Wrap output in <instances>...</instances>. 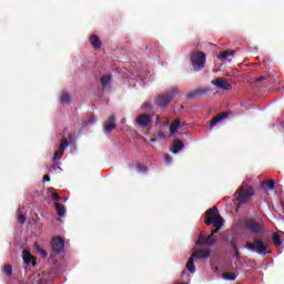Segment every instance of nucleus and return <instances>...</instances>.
Masks as SVG:
<instances>
[{
    "label": "nucleus",
    "instance_id": "obj_1",
    "mask_svg": "<svg viewBox=\"0 0 284 284\" xmlns=\"http://www.w3.org/2000/svg\"><path fill=\"white\" fill-rule=\"evenodd\" d=\"M254 194L255 190L253 189V185L242 184L240 189L235 192V195H237L236 211H239L242 205L248 203Z\"/></svg>",
    "mask_w": 284,
    "mask_h": 284
},
{
    "label": "nucleus",
    "instance_id": "obj_2",
    "mask_svg": "<svg viewBox=\"0 0 284 284\" xmlns=\"http://www.w3.org/2000/svg\"><path fill=\"white\" fill-rule=\"evenodd\" d=\"M244 227L252 234H260L265 231V223L260 217H250L244 222Z\"/></svg>",
    "mask_w": 284,
    "mask_h": 284
},
{
    "label": "nucleus",
    "instance_id": "obj_3",
    "mask_svg": "<svg viewBox=\"0 0 284 284\" xmlns=\"http://www.w3.org/2000/svg\"><path fill=\"white\" fill-rule=\"evenodd\" d=\"M176 95H180V90L178 87H172L169 92H164L162 95L158 97L155 103L158 104V106L165 109Z\"/></svg>",
    "mask_w": 284,
    "mask_h": 284
},
{
    "label": "nucleus",
    "instance_id": "obj_4",
    "mask_svg": "<svg viewBox=\"0 0 284 284\" xmlns=\"http://www.w3.org/2000/svg\"><path fill=\"white\" fill-rule=\"evenodd\" d=\"M190 60L195 72H201L204 70L206 63V54L204 52H195L191 54Z\"/></svg>",
    "mask_w": 284,
    "mask_h": 284
},
{
    "label": "nucleus",
    "instance_id": "obj_5",
    "mask_svg": "<svg viewBox=\"0 0 284 284\" xmlns=\"http://www.w3.org/2000/svg\"><path fill=\"white\" fill-rule=\"evenodd\" d=\"M246 248L251 252H256L257 254H271V251H267L268 245L261 239H255L253 243H247Z\"/></svg>",
    "mask_w": 284,
    "mask_h": 284
},
{
    "label": "nucleus",
    "instance_id": "obj_6",
    "mask_svg": "<svg viewBox=\"0 0 284 284\" xmlns=\"http://www.w3.org/2000/svg\"><path fill=\"white\" fill-rule=\"evenodd\" d=\"M64 240L60 236H54L51 240V251L54 252V254H61V252L64 251Z\"/></svg>",
    "mask_w": 284,
    "mask_h": 284
},
{
    "label": "nucleus",
    "instance_id": "obj_7",
    "mask_svg": "<svg viewBox=\"0 0 284 284\" xmlns=\"http://www.w3.org/2000/svg\"><path fill=\"white\" fill-rule=\"evenodd\" d=\"M153 115L143 113L138 115L136 124L139 128H148L150 124H152Z\"/></svg>",
    "mask_w": 284,
    "mask_h": 284
},
{
    "label": "nucleus",
    "instance_id": "obj_8",
    "mask_svg": "<svg viewBox=\"0 0 284 284\" xmlns=\"http://www.w3.org/2000/svg\"><path fill=\"white\" fill-rule=\"evenodd\" d=\"M216 213H219L217 206H213V207L209 209L205 212V221H204V223L206 225H212L213 223H215V219L219 217V215H216Z\"/></svg>",
    "mask_w": 284,
    "mask_h": 284
},
{
    "label": "nucleus",
    "instance_id": "obj_9",
    "mask_svg": "<svg viewBox=\"0 0 284 284\" xmlns=\"http://www.w3.org/2000/svg\"><path fill=\"white\" fill-rule=\"evenodd\" d=\"M211 84L222 89V90H231L232 89V84L227 82L226 78L221 77V78H216L215 80L211 81Z\"/></svg>",
    "mask_w": 284,
    "mask_h": 284
},
{
    "label": "nucleus",
    "instance_id": "obj_10",
    "mask_svg": "<svg viewBox=\"0 0 284 284\" xmlns=\"http://www.w3.org/2000/svg\"><path fill=\"white\" fill-rule=\"evenodd\" d=\"M216 243V239H214L213 234H210L209 236H200L196 244L199 245H214Z\"/></svg>",
    "mask_w": 284,
    "mask_h": 284
},
{
    "label": "nucleus",
    "instance_id": "obj_11",
    "mask_svg": "<svg viewBox=\"0 0 284 284\" xmlns=\"http://www.w3.org/2000/svg\"><path fill=\"white\" fill-rule=\"evenodd\" d=\"M212 255V251L210 248H206V250H196L194 253H193V256L196 257V258H201V260H205V258H209L211 257Z\"/></svg>",
    "mask_w": 284,
    "mask_h": 284
},
{
    "label": "nucleus",
    "instance_id": "obj_12",
    "mask_svg": "<svg viewBox=\"0 0 284 284\" xmlns=\"http://www.w3.org/2000/svg\"><path fill=\"white\" fill-rule=\"evenodd\" d=\"M229 118V114L226 112H223V113H220L217 115H215L211 123H210V126L211 128H214L215 125H217L219 123H221V121L225 120Z\"/></svg>",
    "mask_w": 284,
    "mask_h": 284
},
{
    "label": "nucleus",
    "instance_id": "obj_13",
    "mask_svg": "<svg viewBox=\"0 0 284 284\" xmlns=\"http://www.w3.org/2000/svg\"><path fill=\"white\" fill-rule=\"evenodd\" d=\"M210 91H212V90L202 88V89L196 90L195 92L189 93L187 98L189 99H195V98H199V97H202V95H205V94L210 93Z\"/></svg>",
    "mask_w": 284,
    "mask_h": 284
},
{
    "label": "nucleus",
    "instance_id": "obj_14",
    "mask_svg": "<svg viewBox=\"0 0 284 284\" xmlns=\"http://www.w3.org/2000/svg\"><path fill=\"white\" fill-rule=\"evenodd\" d=\"M213 226L215 227L214 230H212L211 234L214 236V234L219 233L220 230L223 226V217L222 216H217L215 217V222L212 223Z\"/></svg>",
    "mask_w": 284,
    "mask_h": 284
},
{
    "label": "nucleus",
    "instance_id": "obj_15",
    "mask_svg": "<svg viewBox=\"0 0 284 284\" xmlns=\"http://www.w3.org/2000/svg\"><path fill=\"white\" fill-rule=\"evenodd\" d=\"M90 42L93 49L95 50L102 49V41L98 36L92 34L90 38Z\"/></svg>",
    "mask_w": 284,
    "mask_h": 284
},
{
    "label": "nucleus",
    "instance_id": "obj_16",
    "mask_svg": "<svg viewBox=\"0 0 284 284\" xmlns=\"http://www.w3.org/2000/svg\"><path fill=\"white\" fill-rule=\"evenodd\" d=\"M111 82H112V77L109 74H104L100 79V83H101L103 90H105L108 87H110Z\"/></svg>",
    "mask_w": 284,
    "mask_h": 284
},
{
    "label": "nucleus",
    "instance_id": "obj_17",
    "mask_svg": "<svg viewBox=\"0 0 284 284\" xmlns=\"http://www.w3.org/2000/svg\"><path fill=\"white\" fill-rule=\"evenodd\" d=\"M180 128H181V120L180 118H176V120H174L173 123H171L170 125V133L173 135L176 134Z\"/></svg>",
    "mask_w": 284,
    "mask_h": 284
},
{
    "label": "nucleus",
    "instance_id": "obj_18",
    "mask_svg": "<svg viewBox=\"0 0 284 284\" xmlns=\"http://www.w3.org/2000/svg\"><path fill=\"white\" fill-rule=\"evenodd\" d=\"M182 149H184V143L181 140H174L173 142V154H178Z\"/></svg>",
    "mask_w": 284,
    "mask_h": 284
},
{
    "label": "nucleus",
    "instance_id": "obj_19",
    "mask_svg": "<svg viewBox=\"0 0 284 284\" xmlns=\"http://www.w3.org/2000/svg\"><path fill=\"white\" fill-rule=\"evenodd\" d=\"M24 207H19L17 211V219L21 225H23L27 221V216L23 214Z\"/></svg>",
    "mask_w": 284,
    "mask_h": 284
},
{
    "label": "nucleus",
    "instance_id": "obj_20",
    "mask_svg": "<svg viewBox=\"0 0 284 284\" xmlns=\"http://www.w3.org/2000/svg\"><path fill=\"white\" fill-rule=\"evenodd\" d=\"M281 235H284L283 231H277L273 235V243L275 244L276 247H280V245H282Z\"/></svg>",
    "mask_w": 284,
    "mask_h": 284
},
{
    "label": "nucleus",
    "instance_id": "obj_21",
    "mask_svg": "<svg viewBox=\"0 0 284 284\" xmlns=\"http://www.w3.org/2000/svg\"><path fill=\"white\" fill-rule=\"evenodd\" d=\"M194 257L195 255H191V257L189 258V262L186 264V268L190 273H195L196 272V268H195V265H194Z\"/></svg>",
    "mask_w": 284,
    "mask_h": 284
},
{
    "label": "nucleus",
    "instance_id": "obj_22",
    "mask_svg": "<svg viewBox=\"0 0 284 284\" xmlns=\"http://www.w3.org/2000/svg\"><path fill=\"white\" fill-rule=\"evenodd\" d=\"M54 206H55L58 216L63 217L65 214V206L63 204H60L59 202H55Z\"/></svg>",
    "mask_w": 284,
    "mask_h": 284
},
{
    "label": "nucleus",
    "instance_id": "obj_23",
    "mask_svg": "<svg viewBox=\"0 0 284 284\" xmlns=\"http://www.w3.org/2000/svg\"><path fill=\"white\" fill-rule=\"evenodd\" d=\"M22 256H23L24 263L28 265H30L31 261L34 260V257H32L30 251H27V250H24L22 252Z\"/></svg>",
    "mask_w": 284,
    "mask_h": 284
},
{
    "label": "nucleus",
    "instance_id": "obj_24",
    "mask_svg": "<svg viewBox=\"0 0 284 284\" xmlns=\"http://www.w3.org/2000/svg\"><path fill=\"white\" fill-rule=\"evenodd\" d=\"M235 54V51L234 50H226L222 53L219 54V59L220 60H225L227 59L229 57H233Z\"/></svg>",
    "mask_w": 284,
    "mask_h": 284
},
{
    "label": "nucleus",
    "instance_id": "obj_25",
    "mask_svg": "<svg viewBox=\"0 0 284 284\" xmlns=\"http://www.w3.org/2000/svg\"><path fill=\"white\" fill-rule=\"evenodd\" d=\"M60 102L63 103V104H69L71 102L70 93L62 92V95L60 98Z\"/></svg>",
    "mask_w": 284,
    "mask_h": 284
},
{
    "label": "nucleus",
    "instance_id": "obj_26",
    "mask_svg": "<svg viewBox=\"0 0 284 284\" xmlns=\"http://www.w3.org/2000/svg\"><path fill=\"white\" fill-rule=\"evenodd\" d=\"M84 128H87L89 124H95L97 123V118L95 115H89L84 119L83 121Z\"/></svg>",
    "mask_w": 284,
    "mask_h": 284
},
{
    "label": "nucleus",
    "instance_id": "obj_27",
    "mask_svg": "<svg viewBox=\"0 0 284 284\" xmlns=\"http://www.w3.org/2000/svg\"><path fill=\"white\" fill-rule=\"evenodd\" d=\"M70 140H68V139H64V140H62V142L60 143V145H59V149H60V155H63V152H64V150L68 148V145H70Z\"/></svg>",
    "mask_w": 284,
    "mask_h": 284
},
{
    "label": "nucleus",
    "instance_id": "obj_28",
    "mask_svg": "<svg viewBox=\"0 0 284 284\" xmlns=\"http://www.w3.org/2000/svg\"><path fill=\"white\" fill-rule=\"evenodd\" d=\"M222 277L226 281H235L236 280V274L231 273V272H226V273L222 274Z\"/></svg>",
    "mask_w": 284,
    "mask_h": 284
},
{
    "label": "nucleus",
    "instance_id": "obj_29",
    "mask_svg": "<svg viewBox=\"0 0 284 284\" xmlns=\"http://www.w3.org/2000/svg\"><path fill=\"white\" fill-rule=\"evenodd\" d=\"M262 186L263 187H268L270 190H274L275 189V182L274 181H265V182H262Z\"/></svg>",
    "mask_w": 284,
    "mask_h": 284
},
{
    "label": "nucleus",
    "instance_id": "obj_30",
    "mask_svg": "<svg viewBox=\"0 0 284 284\" xmlns=\"http://www.w3.org/2000/svg\"><path fill=\"white\" fill-rule=\"evenodd\" d=\"M115 128H116V126H115L114 123H111V124L104 123V130H105L106 133H111L112 130H114Z\"/></svg>",
    "mask_w": 284,
    "mask_h": 284
},
{
    "label": "nucleus",
    "instance_id": "obj_31",
    "mask_svg": "<svg viewBox=\"0 0 284 284\" xmlns=\"http://www.w3.org/2000/svg\"><path fill=\"white\" fill-rule=\"evenodd\" d=\"M3 272L7 275V277H10L12 275V266L6 265Z\"/></svg>",
    "mask_w": 284,
    "mask_h": 284
},
{
    "label": "nucleus",
    "instance_id": "obj_32",
    "mask_svg": "<svg viewBox=\"0 0 284 284\" xmlns=\"http://www.w3.org/2000/svg\"><path fill=\"white\" fill-rule=\"evenodd\" d=\"M51 199H52V201H54V202H60V201H61V196L59 195L58 192L51 193Z\"/></svg>",
    "mask_w": 284,
    "mask_h": 284
},
{
    "label": "nucleus",
    "instance_id": "obj_33",
    "mask_svg": "<svg viewBox=\"0 0 284 284\" xmlns=\"http://www.w3.org/2000/svg\"><path fill=\"white\" fill-rule=\"evenodd\" d=\"M262 81H266V83H271V82L268 81V78L265 77V75H261V77H258V78L255 79V82H262Z\"/></svg>",
    "mask_w": 284,
    "mask_h": 284
},
{
    "label": "nucleus",
    "instance_id": "obj_34",
    "mask_svg": "<svg viewBox=\"0 0 284 284\" xmlns=\"http://www.w3.org/2000/svg\"><path fill=\"white\" fill-rule=\"evenodd\" d=\"M38 252L43 258L48 257V253L42 247L38 246Z\"/></svg>",
    "mask_w": 284,
    "mask_h": 284
},
{
    "label": "nucleus",
    "instance_id": "obj_35",
    "mask_svg": "<svg viewBox=\"0 0 284 284\" xmlns=\"http://www.w3.org/2000/svg\"><path fill=\"white\" fill-rule=\"evenodd\" d=\"M158 140H165L166 135L164 134L163 131L158 132V134L155 135Z\"/></svg>",
    "mask_w": 284,
    "mask_h": 284
},
{
    "label": "nucleus",
    "instance_id": "obj_36",
    "mask_svg": "<svg viewBox=\"0 0 284 284\" xmlns=\"http://www.w3.org/2000/svg\"><path fill=\"white\" fill-rule=\"evenodd\" d=\"M106 124H114L115 123V116L111 115L108 118V120L105 121Z\"/></svg>",
    "mask_w": 284,
    "mask_h": 284
},
{
    "label": "nucleus",
    "instance_id": "obj_37",
    "mask_svg": "<svg viewBox=\"0 0 284 284\" xmlns=\"http://www.w3.org/2000/svg\"><path fill=\"white\" fill-rule=\"evenodd\" d=\"M164 161L166 164H171L172 163V156L170 154H165L164 155Z\"/></svg>",
    "mask_w": 284,
    "mask_h": 284
},
{
    "label": "nucleus",
    "instance_id": "obj_38",
    "mask_svg": "<svg viewBox=\"0 0 284 284\" xmlns=\"http://www.w3.org/2000/svg\"><path fill=\"white\" fill-rule=\"evenodd\" d=\"M142 109H143V110H151V109H152V105L149 104V103H145V104L142 105Z\"/></svg>",
    "mask_w": 284,
    "mask_h": 284
},
{
    "label": "nucleus",
    "instance_id": "obj_39",
    "mask_svg": "<svg viewBox=\"0 0 284 284\" xmlns=\"http://www.w3.org/2000/svg\"><path fill=\"white\" fill-rule=\"evenodd\" d=\"M53 159L54 160H61V155H59L58 151L54 152Z\"/></svg>",
    "mask_w": 284,
    "mask_h": 284
},
{
    "label": "nucleus",
    "instance_id": "obj_40",
    "mask_svg": "<svg viewBox=\"0 0 284 284\" xmlns=\"http://www.w3.org/2000/svg\"><path fill=\"white\" fill-rule=\"evenodd\" d=\"M231 247L234 250V251H237V245L235 242H231Z\"/></svg>",
    "mask_w": 284,
    "mask_h": 284
},
{
    "label": "nucleus",
    "instance_id": "obj_41",
    "mask_svg": "<svg viewBox=\"0 0 284 284\" xmlns=\"http://www.w3.org/2000/svg\"><path fill=\"white\" fill-rule=\"evenodd\" d=\"M138 168H139L140 171H143V172L148 171V169L145 166H143V165H138Z\"/></svg>",
    "mask_w": 284,
    "mask_h": 284
},
{
    "label": "nucleus",
    "instance_id": "obj_42",
    "mask_svg": "<svg viewBox=\"0 0 284 284\" xmlns=\"http://www.w3.org/2000/svg\"><path fill=\"white\" fill-rule=\"evenodd\" d=\"M43 181L44 182H50V175H44Z\"/></svg>",
    "mask_w": 284,
    "mask_h": 284
},
{
    "label": "nucleus",
    "instance_id": "obj_43",
    "mask_svg": "<svg viewBox=\"0 0 284 284\" xmlns=\"http://www.w3.org/2000/svg\"><path fill=\"white\" fill-rule=\"evenodd\" d=\"M235 252V256L236 257H240L241 256V253H240V251H239V247L236 248V251H234Z\"/></svg>",
    "mask_w": 284,
    "mask_h": 284
},
{
    "label": "nucleus",
    "instance_id": "obj_44",
    "mask_svg": "<svg viewBox=\"0 0 284 284\" xmlns=\"http://www.w3.org/2000/svg\"><path fill=\"white\" fill-rule=\"evenodd\" d=\"M31 265H32V266H36V265H37V261L33 260V261L31 262Z\"/></svg>",
    "mask_w": 284,
    "mask_h": 284
},
{
    "label": "nucleus",
    "instance_id": "obj_45",
    "mask_svg": "<svg viewBox=\"0 0 284 284\" xmlns=\"http://www.w3.org/2000/svg\"><path fill=\"white\" fill-rule=\"evenodd\" d=\"M154 142H156V139H154V138L151 139V143H154Z\"/></svg>",
    "mask_w": 284,
    "mask_h": 284
},
{
    "label": "nucleus",
    "instance_id": "obj_46",
    "mask_svg": "<svg viewBox=\"0 0 284 284\" xmlns=\"http://www.w3.org/2000/svg\"><path fill=\"white\" fill-rule=\"evenodd\" d=\"M281 204H282V209L284 210V201L283 200L281 201Z\"/></svg>",
    "mask_w": 284,
    "mask_h": 284
},
{
    "label": "nucleus",
    "instance_id": "obj_47",
    "mask_svg": "<svg viewBox=\"0 0 284 284\" xmlns=\"http://www.w3.org/2000/svg\"><path fill=\"white\" fill-rule=\"evenodd\" d=\"M178 284H189V282H184V283H178Z\"/></svg>",
    "mask_w": 284,
    "mask_h": 284
},
{
    "label": "nucleus",
    "instance_id": "obj_48",
    "mask_svg": "<svg viewBox=\"0 0 284 284\" xmlns=\"http://www.w3.org/2000/svg\"><path fill=\"white\" fill-rule=\"evenodd\" d=\"M185 125H186V123H182V124H181V126H185Z\"/></svg>",
    "mask_w": 284,
    "mask_h": 284
},
{
    "label": "nucleus",
    "instance_id": "obj_49",
    "mask_svg": "<svg viewBox=\"0 0 284 284\" xmlns=\"http://www.w3.org/2000/svg\"><path fill=\"white\" fill-rule=\"evenodd\" d=\"M64 201H68V197H64Z\"/></svg>",
    "mask_w": 284,
    "mask_h": 284
},
{
    "label": "nucleus",
    "instance_id": "obj_50",
    "mask_svg": "<svg viewBox=\"0 0 284 284\" xmlns=\"http://www.w3.org/2000/svg\"><path fill=\"white\" fill-rule=\"evenodd\" d=\"M183 275H185V271H183V273H182Z\"/></svg>",
    "mask_w": 284,
    "mask_h": 284
},
{
    "label": "nucleus",
    "instance_id": "obj_51",
    "mask_svg": "<svg viewBox=\"0 0 284 284\" xmlns=\"http://www.w3.org/2000/svg\"><path fill=\"white\" fill-rule=\"evenodd\" d=\"M168 124H169V122L165 123V125H168Z\"/></svg>",
    "mask_w": 284,
    "mask_h": 284
},
{
    "label": "nucleus",
    "instance_id": "obj_52",
    "mask_svg": "<svg viewBox=\"0 0 284 284\" xmlns=\"http://www.w3.org/2000/svg\"><path fill=\"white\" fill-rule=\"evenodd\" d=\"M168 124H169V122L165 123V125H168Z\"/></svg>",
    "mask_w": 284,
    "mask_h": 284
}]
</instances>
